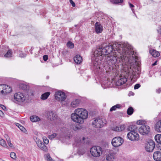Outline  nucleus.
<instances>
[{
    "mask_svg": "<svg viewBox=\"0 0 161 161\" xmlns=\"http://www.w3.org/2000/svg\"><path fill=\"white\" fill-rule=\"evenodd\" d=\"M113 3L114 4H118L119 3H122L123 0H113Z\"/></svg>",
    "mask_w": 161,
    "mask_h": 161,
    "instance_id": "obj_40",
    "label": "nucleus"
},
{
    "mask_svg": "<svg viewBox=\"0 0 161 161\" xmlns=\"http://www.w3.org/2000/svg\"><path fill=\"white\" fill-rule=\"evenodd\" d=\"M31 53V54L32 53V50L31 49L30 51H29Z\"/></svg>",
    "mask_w": 161,
    "mask_h": 161,
    "instance_id": "obj_60",
    "label": "nucleus"
},
{
    "mask_svg": "<svg viewBox=\"0 0 161 161\" xmlns=\"http://www.w3.org/2000/svg\"><path fill=\"white\" fill-rule=\"evenodd\" d=\"M47 116V118L51 121H55L57 118V115L53 111H48Z\"/></svg>",
    "mask_w": 161,
    "mask_h": 161,
    "instance_id": "obj_14",
    "label": "nucleus"
},
{
    "mask_svg": "<svg viewBox=\"0 0 161 161\" xmlns=\"http://www.w3.org/2000/svg\"><path fill=\"white\" fill-rule=\"evenodd\" d=\"M58 135L56 133H53L52 134L49 135L48 136V137L50 139H53L55 137H57V138H58L57 137Z\"/></svg>",
    "mask_w": 161,
    "mask_h": 161,
    "instance_id": "obj_36",
    "label": "nucleus"
},
{
    "mask_svg": "<svg viewBox=\"0 0 161 161\" xmlns=\"http://www.w3.org/2000/svg\"><path fill=\"white\" fill-rule=\"evenodd\" d=\"M16 125L19 128H20V126H22L20 124L18 123H16Z\"/></svg>",
    "mask_w": 161,
    "mask_h": 161,
    "instance_id": "obj_55",
    "label": "nucleus"
},
{
    "mask_svg": "<svg viewBox=\"0 0 161 161\" xmlns=\"http://www.w3.org/2000/svg\"><path fill=\"white\" fill-rule=\"evenodd\" d=\"M33 139L36 142V144L38 143V142L41 141L40 139H38L36 136H35L34 137Z\"/></svg>",
    "mask_w": 161,
    "mask_h": 161,
    "instance_id": "obj_44",
    "label": "nucleus"
},
{
    "mask_svg": "<svg viewBox=\"0 0 161 161\" xmlns=\"http://www.w3.org/2000/svg\"><path fill=\"white\" fill-rule=\"evenodd\" d=\"M120 77V79L116 82V84L118 86L125 84L127 81V79L125 77L122 76Z\"/></svg>",
    "mask_w": 161,
    "mask_h": 161,
    "instance_id": "obj_19",
    "label": "nucleus"
},
{
    "mask_svg": "<svg viewBox=\"0 0 161 161\" xmlns=\"http://www.w3.org/2000/svg\"><path fill=\"white\" fill-rule=\"evenodd\" d=\"M154 159L157 161H161V152L157 151L154 153L153 154Z\"/></svg>",
    "mask_w": 161,
    "mask_h": 161,
    "instance_id": "obj_16",
    "label": "nucleus"
},
{
    "mask_svg": "<svg viewBox=\"0 0 161 161\" xmlns=\"http://www.w3.org/2000/svg\"><path fill=\"white\" fill-rule=\"evenodd\" d=\"M26 56V54L25 53H20L19 54V56L20 57H25Z\"/></svg>",
    "mask_w": 161,
    "mask_h": 161,
    "instance_id": "obj_53",
    "label": "nucleus"
},
{
    "mask_svg": "<svg viewBox=\"0 0 161 161\" xmlns=\"http://www.w3.org/2000/svg\"><path fill=\"white\" fill-rule=\"evenodd\" d=\"M117 61V59L115 57L111 56L107 59V63L110 67H114L115 66V63Z\"/></svg>",
    "mask_w": 161,
    "mask_h": 161,
    "instance_id": "obj_13",
    "label": "nucleus"
},
{
    "mask_svg": "<svg viewBox=\"0 0 161 161\" xmlns=\"http://www.w3.org/2000/svg\"><path fill=\"white\" fill-rule=\"evenodd\" d=\"M30 120L33 122L39 121L40 120V118L36 115H33L30 117Z\"/></svg>",
    "mask_w": 161,
    "mask_h": 161,
    "instance_id": "obj_28",
    "label": "nucleus"
},
{
    "mask_svg": "<svg viewBox=\"0 0 161 161\" xmlns=\"http://www.w3.org/2000/svg\"><path fill=\"white\" fill-rule=\"evenodd\" d=\"M138 127L136 125H131L129 126L127 130L130 131H136L137 132Z\"/></svg>",
    "mask_w": 161,
    "mask_h": 161,
    "instance_id": "obj_24",
    "label": "nucleus"
},
{
    "mask_svg": "<svg viewBox=\"0 0 161 161\" xmlns=\"http://www.w3.org/2000/svg\"><path fill=\"white\" fill-rule=\"evenodd\" d=\"M127 137L132 141H138L139 139V136L136 131H130L127 134Z\"/></svg>",
    "mask_w": 161,
    "mask_h": 161,
    "instance_id": "obj_8",
    "label": "nucleus"
},
{
    "mask_svg": "<svg viewBox=\"0 0 161 161\" xmlns=\"http://www.w3.org/2000/svg\"><path fill=\"white\" fill-rule=\"evenodd\" d=\"M154 128L156 131L161 132V119L156 123L154 125Z\"/></svg>",
    "mask_w": 161,
    "mask_h": 161,
    "instance_id": "obj_20",
    "label": "nucleus"
},
{
    "mask_svg": "<svg viewBox=\"0 0 161 161\" xmlns=\"http://www.w3.org/2000/svg\"><path fill=\"white\" fill-rule=\"evenodd\" d=\"M95 31L97 33L101 32L103 30V26L98 22L96 23L95 25Z\"/></svg>",
    "mask_w": 161,
    "mask_h": 161,
    "instance_id": "obj_18",
    "label": "nucleus"
},
{
    "mask_svg": "<svg viewBox=\"0 0 161 161\" xmlns=\"http://www.w3.org/2000/svg\"><path fill=\"white\" fill-rule=\"evenodd\" d=\"M90 152L92 155L96 157L100 156L102 153V148L98 146H94L90 149Z\"/></svg>",
    "mask_w": 161,
    "mask_h": 161,
    "instance_id": "obj_6",
    "label": "nucleus"
},
{
    "mask_svg": "<svg viewBox=\"0 0 161 161\" xmlns=\"http://www.w3.org/2000/svg\"><path fill=\"white\" fill-rule=\"evenodd\" d=\"M12 52L11 50H9L7 53L4 55L5 58H10L12 57Z\"/></svg>",
    "mask_w": 161,
    "mask_h": 161,
    "instance_id": "obj_32",
    "label": "nucleus"
},
{
    "mask_svg": "<svg viewBox=\"0 0 161 161\" xmlns=\"http://www.w3.org/2000/svg\"><path fill=\"white\" fill-rule=\"evenodd\" d=\"M155 147V143L152 140H150L147 144L145 149L147 151L151 152L153 151Z\"/></svg>",
    "mask_w": 161,
    "mask_h": 161,
    "instance_id": "obj_12",
    "label": "nucleus"
},
{
    "mask_svg": "<svg viewBox=\"0 0 161 161\" xmlns=\"http://www.w3.org/2000/svg\"><path fill=\"white\" fill-rule=\"evenodd\" d=\"M4 115V114L3 112L0 110V116H2L3 115Z\"/></svg>",
    "mask_w": 161,
    "mask_h": 161,
    "instance_id": "obj_56",
    "label": "nucleus"
},
{
    "mask_svg": "<svg viewBox=\"0 0 161 161\" xmlns=\"http://www.w3.org/2000/svg\"><path fill=\"white\" fill-rule=\"evenodd\" d=\"M141 86V85L139 84H136L134 86V89H138Z\"/></svg>",
    "mask_w": 161,
    "mask_h": 161,
    "instance_id": "obj_45",
    "label": "nucleus"
},
{
    "mask_svg": "<svg viewBox=\"0 0 161 161\" xmlns=\"http://www.w3.org/2000/svg\"><path fill=\"white\" fill-rule=\"evenodd\" d=\"M158 148L159 149L161 150V144L158 145Z\"/></svg>",
    "mask_w": 161,
    "mask_h": 161,
    "instance_id": "obj_58",
    "label": "nucleus"
},
{
    "mask_svg": "<svg viewBox=\"0 0 161 161\" xmlns=\"http://www.w3.org/2000/svg\"><path fill=\"white\" fill-rule=\"evenodd\" d=\"M43 59L44 61H46L48 59V56L47 55H44L43 57Z\"/></svg>",
    "mask_w": 161,
    "mask_h": 161,
    "instance_id": "obj_47",
    "label": "nucleus"
},
{
    "mask_svg": "<svg viewBox=\"0 0 161 161\" xmlns=\"http://www.w3.org/2000/svg\"><path fill=\"white\" fill-rule=\"evenodd\" d=\"M23 90H26L28 88V86L24 84H21L20 86Z\"/></svg>",
    "mask_w": 161,
    "mask_h": 161,
    "instance_id": "obj_39",
    "label": "nucleus"
},
{
    "mask_svg": "<svg viewBox=\"0 0 161 161\" xmlns=\"http://www.w3.org/2000/svg\"><path fill=\"white\" fill-rule=\"evenodd\" d=\"M45 157L47 161H54L49 154L45 155Z\"/></svg>",
    "mask_w": 161,
    "mask_h": 161,
    "instance_id": "obj_35",
    "label": "nucleus"
},
{
    "mask_svg": "<svg viewBox=\"0 0 161 161\" xmlns=\"http://www.w3.org/2000/svg\"><path fill=\"white\" fill-rule=\"evenodd\" d=\"M77 26V25H75V27H76V26Z\"/></svg>",
    "mask_w": 161,
    "mask_h": 161,
    "instance_id": "obj_62",
    "label": "nucleus"
},
{
    "mask_svg": "<svg viewBox=\"0 0 161 161\" xmlns=\"http://www.w3.org/2000/svg\"><path fill=\"white\" fill-rule=\"evenodd\" d=\"M69 2L73 7H74L75 6V3L72 0H70Z\"/></svg>",
    "mask_w": 161,
    "mask_h": 161,
    "instance_id": "obj_49",
    "label": "nucleus"
},
{
    "mask_svg": "<svg viewBox=\"0 0 161 161\" xmlns=\"http://www.w3.org/2000/svg\"><path fill=\"white\" fill-rule=\"evenodd\" d=\"M125 128V125H120L114 127L112 128V130L115 131L120 132L124 130Z\"/></svg>",
    "mask_w": 161,
    "mask_h": 161,
    "instance_id": "obj_15",
    "label": "nucleus"
},
{
    "mask_svg": "<svg viewBox=\"0 0 161 161\" xmlns=\"http://www.w3.org/2000/svg\"><path fill=\"white\" fill-rule=\"evenodd\" d=\"M80 129L79 127L77 125H75L73 128V129L75 131H76Z\"/></svg>",
    "mask_w": 161,
    "mask_h": 161,
    "instance_id": "obj_46",
    "label": "nucleus"
},
{
    "mask_svg": "<svg viewBox=\"0 0 161 161\" xmlns=\"http://www.w3.org/2000/svg\"><path fill=\"white\" fill-rule=\"evenodd\" d=\"M67 46L71 49L73 48L74 47V44L72 42L69 41L67 43Z\"/></svg>",
    "mask_w": 161,
    "mask_h": 161,
    "instance_id": "obj_34",
    "label": "nucleus"
},
{
    "mask_svg": "<svg viewBox=\"0 0 161 161\" xmlns=\"http://www.w3.org/2000/svg\"><path fill=\"white\" fill-rule=\"evenodd\" d=\"M106 120L103 119L97 118L92 122V125L94 127L101 128L105 126L107 123Z\"/></svg>",
    "mask_w": 161,
    "mask_h": 161,
    "instance_id": "obj_5",
    "label": "nucleus"
},
{
    "mask_svg": "<svg viewBox=\"0 0 161 161\" xmlns=\"http://www.w3.org/2000/svg\"><path fill=\"white\" fill-rule=\"evenodd\" d=\"M43 141L44 143L46 144H47L49 143V140L46 137H44L43 138Z\"/></svg>",
    "mask_w": 161,
    "mask_h": 161,
    "instance_id": "obj_41",
    "label": "nucleus"
},
{
    "mask_svg": "<svg viewBox=\"0 0 161 161\" xmlns=\"http://www.w3.org/2000/svg\"><path fill=\"white\" fill-rule=\"evenodd\" d=\"M37 146L40 148L45 151H47V150L46 146L41 141L38 142L37 144Z\"/></svg>",
    "mask_w": 161,
    "mask_h": 161,
    "instance_id": "obj_22",
    "label": "nucleus"
},
{
    "mask_svg": "<svg viewBox=\"0 0 161 161\" xmlns=\"http://www.w3.org/2000/svg\"><path fill=\"white\" fill-rule=\"evenodd\" d=\"M0 106L1 108H2V109L4 110H5L6 109V107H5V106L3 105L0 104Z\"/></svg>",
    "mask_w": 161,
    "mask_h": 161,
    "instance_id": "obj_51",
    "label": "nucleus"
},
{
    "mask_svg": "<svg viewBox=\"0 0 161 161\" xmlns=\"http://www.w3.org/2000/svg\"><path fill=\"white\" fill-rule=\"evenodd\" d=\"M10 156L12 158L14 159H15L16 158V156L15 153L13 152H11L10 153Z\"/></svg>",
    "mask_w": 161,
    "mask_h": 161,
    "instance_id": "obj_37",
    "label": "nucleus"
},
{
    "mask_svg": "<svg viewBox=\"0 0 161 161\" xmlns=\"http://www.w3.org/2000/svg\"><path fill=\"white\" fill-rule=\"evenodd\" d=\"M2 161H5L4 160H2Z\"/></svg>",
    "mask_w": 161,
    "mask_h": 161,
    "instance_id": "obj_63",
    "label": "nucleus"
},
{
    "mask_svg": "<svg viewBox=\"0 0 161 161\" xmlns=\"http://www.w3.org/2000/svg\"><path fill=\"white\" fill-rule=\"evenodd\" d=\"M156 141L159 144H161V135L157 134L155 136Z\"/></svg>",
    "mask_w": 161,
    "mask_h": 161,
    "instance_id": "obj_29",
    "label": "nucleus"
},
{
    "mask_svg": "<svg viewBox=\"0 0 161 161\" xmlns=\"http://www.w3.org/2000/svg\"><path fill=\"white\" fill-rule=\"evenodd\" d=\"M124 140L121 137L117 136L113 139L111 143L114 147H117L121 146Z\"/></svg>",
    "mask_w": 161,
    "mask_h": 161,
    "instance_id": "obj_10",
    "label": "nucleus"
},
{
    "mask_svg": "<svg viewBox=\"0 0 161 161\" xmlns=\"http://www.w3.org/2000/svg\"><path fill=\"white\" fill-rule=\"evenodd\" d=\"M6 140L8 146L10 147H12L13 146V145L11 142L10 138L8 137L7 138H6Z\"/></svg>",
    "mask_w": 161,
    "mask_h": 161,
    "instance_id": "obj_38",
    "label": "nucleus"
},
{
    "mask_svg": "<svg viewBox=\"0 0 161 161\" xmlns=\"http://www.w3.org/2000/svg\"><path fill=\"white\" fill-rule=\"evenodd\" d=\"M134 109L132 107H130L127 110V114L129 115H131L133 113Z\"/></svg>",
    "mask_w": 161,
    "mask_h": 161,
    "instance_id": "obj_33",
    "label": "nucleus"
},
{
    "mask_svg": "<svg viewBox=\"0 0 161 161\" xmlns=\"http://www.w3.org/2000/svg\"><path fill=\"white\" fill-rule=\"evenodd\" d=\"M129 6L130 7V8H131V10L135 14V10L133 8V7H134V6L133 4L131 3H129Z\"/></svg>",
    "mask_w": 161,
    "mask_h": 161,
    "instance_id": "obj_42",
    "label": "nucleus"
},
{
    "mask_svg": "<svg viewBox=\"0 0 161 161\" xmlns=\"http://www.w3.org/2000/svg\"><path fill=\"white\" fill-rule=\"evenodd\" d=\"M150 53L154 57H158L160 55L159 53L154 50H150Z\"/></svg>",
    "mask_w": 161,
    "mask_h": 161,
    "instance_id": "obj_26",
    "label": "nucleus"
},
{
    "mask_svg": "<svg viewBox=\"0 0 161 161\" xmlns=\"http://www.w3.org/2000/svg\"><path fill=\"white\" fill-rule=\"evenodd\" d=\"M118 47L116 46L115 48L116 51L120 53V58L121 59L124 61L128 62V63H130V58L131 55L133 54V52L130 50L125 48L118 49L119 47L121 46V45H118Z\"/></svg>",
    "mask_w": 161,
    "mask_h": 161,
    "instance_id": "obj_3",
    "label": "nucleus"
},
{
    "mask_svg": "<svg viewBox=\"0 0 161 161\" xmlns=\"http://www.w3.org/2000/svg\"><path fill=\"white\" fill-rule=\"evenodd\" d=\"M136 123L137 125H142V120L137 121L136 122Z\"/></svg>",
    "mask_w": 161,
    "mask_h": 161,
    "instance_id": "obj_50",
    "label": "nucleus"
},
{
    "mask_svg": "<svg viewBox=\"0 0 161 161\" xmlns=\"http://www.w3.org/2000/svg\"><path fill=\"white\" fill-rule=\"evenodd\" d=\"M132 58H134L133 57V56H132Z\"/></svg>",
    "mask_w": 161,
    "mask_h": 161,
    "instance_id": "obj_64",
    "label": "nucleus"
},
{
    "mask_svg": "<svg viewBox=\"0 0 161 161\" xmlns=\"http://www.w3.org/2000/svg\"><path fill=\"white\" fill-rule=\"evenodd\" d=\"M0 145L4 147L7 148L8 147L6 142L3 139L0 138Z\"/></svg>",
    "mask_w": 161,
    "mask_h": 161,
    "instance_id": "obj_31",
    "label": "nucleus"
},
{
    "mask_svg": "<svg viewBox=\"0 0 161 161\" xmlns=\"http://www.w3.org/2000/svg\"><path fill=\"white\" fill-rule=\"evenodd\" d=\"M75 113L71 115V119L74 122L81 124L88 116L87 111L85 109L78 108L75 110Z\"/></svg>",
    "mask_w": 161,
    "mask_h": 161,
    "instance_id": "obj_2",
    "label": "nucleus"
},
{
    "mask_svg": "<svg viewBox=\"0 0 161 161\" xmlns=\"http://www.w3.org/2000/svg\"><path fill=\"white\" fill-rule=\"evenodd\" d=\"M85 137H83L82 138V140H83V141L85 140Z\"/></svg>",
    "mask_w": 161,
    "mask_h": 161,
    "instance_id": "obj_61",
    "label": "nucleus"
},
{
    "mask_svg": "<svg viewBox=\"0 0 161 161\" xmlns=\"http://www.w3.org/2000/svg\"><path fill=\"white\" fill-rule=\"evenodd\" d=\"M121 108V106L119 104H116L112 107L110 109V111L112 112L113 111L116 110L117 108Z\"/></svg>",
    "mask_w": 161,
    "mask_h": 161,
    "instance_id": "obj_30",
    "label": "nucleus"
},
{
    "mask_svg": "<svg viewBox=\"0 0 161 161\" xmlns=\"http://www.w3.org/2000/svg\"><path fill=\"white\" fill-rule=\"evenodd\" d=\"M26 99L25 94L21 92H18L14 95L13 101L18 104H21L24 102Z\"/></svg>",
    "mask_w": 161,
    "mask_h": 161,
    "instance_id": "obj_4",
    "label": "nucleus"
},
{
    "mask_svg": "<svg viewBox=\"0 0 161 161\" xmlns=\"http://www.w3.org/2000/svg\"><path fill=\"white\" fill-rule=\"evenodd\" d=\"M116 46V44L108 45L103 47V45H101L97 47L95 50L93 51L92 56V60L95 59V61L93 63L94 68L98 69H100L101 67L99 65V63H100L99 60L101 61L103 58V56L108 55L111 53L114 50Z\"/></svg>",
    "mask_w": 161,
    "mask_h": 161,
    "instance_id": "obj_1",
    "label": "nucleus"
},
{
    "mask_svg": "<svg viewBox=\"0 0 161 161\" xmlns=\"http://www.w3.org/2000/svg\"><path fill=\"white\" fill-rule=\"evenodd\" d=\"M124 70L127 74V75L130 77L132 80L136 79L138 77L139 73H136L133 69H131L130 67V68H127V70L125 68Z\"/></svg>",
    "mask_w": 161,
    "mask_h": 161,
    "instance_id": "obj_7",
    "label": "nucleus"
},
{
    "mask_svg": "<svg viewBox=\"0 0 161 161\" xmlns=\"http://www.w3.org/2000/svg\"><path fill=\"white\" fill-rule=\"evenodd\" d=\"M150 128L149 126L142 125L139 128V133L142 135H147L150 131Z\"/></svg>",
    "mask_w": 161,
    "mask_h": 161,
    "instance_id": "obj_11",
    "label": "nucleus"
},
{
    "mask_svg": "<svg viewBox=\"0 0 161 161\" xmlns=\"http://www.w3.org/2000/svg\"><path fill=\"white\" fill-rule=\"evenodd\" d=\"M19 129L23 132L25 133L27 131L25 129V128L22 125L21 126H20Z\"/></svg>",
    "mask_w": 161,
    "mask_h": 161,
    "instance_id": "obj_43",
    "label": "nucleus"
},
{
    "mask_svg": "<svg viewBox=\"0 0 161 161\" xmlns=\"http://www.w3.org/2000/svg\"><path fill=\"white\" fill-rule=\"evenodd\" d=\"M157 61H156L155 63H154L152 65L153 66H155V65H156L157 64Z\"/></svg>",
    "mask_w": 161,
    "mask_h": 161,
    "instance_id": "obj_59",
    "label": "nucleus"
},
{
    "mask_svg": "<svg viewBox=\"0 0 161 161\" xmlns=\"http://www.w3.org/2000/svg\"><path fill=\"white\" fill-rule=\"evenodd\" d=\"M74 60L77 64H80L82 61V57L79 55H77L74 57Z\"/></svg>",
    "mask_w": 161,
    "mask_h": 161,
    "instance_id": "obj_23",
    "label": "nucleus"
},
{
    "mask_svg": "<svg viewBox=\"0 0 161 161\" xmlns=\"http://www.w3.org/2000/svg\"><path fill=\"white\" fill-rule=\"evenodd\" d=\"M156 92L158 93H159L161 92V88H159L158 89L156 90Z\"/></svg>",
    "mask_w": 161,
    "mask_h": 161,
    "instance_id": "obj_54",
    "label": "nucleus"
},
{
    "mask_svg": "<svg viewBox=\"0 0 161 161\" xmlns=\"http://www.w3.org/2000/svg\"><path fill=\"white\" fill-rule=\"evenodd\" d=\"M5 85H0V92L1 93V91L4 89Z\"/></svg>",
    "mask_w": 161,
    "mask_h": 161,
    "instance_id": "obj_48",
    "label": "nucleus"
},
{
    "mask_svg": "<svg viewBox=\"0 0 161 161\" xmlns=\"http://www.w3.org/2000/svg\"><path fill=\"white\" fill-rule=\"evenodd\" d=\"M68 53V51H64L62 52V53L63 54H65L66 53Z\"/></svg>",
    "mask_w": 161,
    "mask_h": 161,
    "instance_id": "obj_57",
    "label": "nucleus"
},
{
    "mask_svg": "<svg viewBox=\"0 0 161 161\" xmlns=\"http://www.w3.org/2000/svg\"><path fill=\"white\" fill-rule=\"evenodd\" d=\"M158 32L161 34V26L158 27V29L157 30Z\"/></svg>",
    "mask_w": 161,
    "mask_h": 161,
    "instance_id": "obj_52",
    "label": "nucleus"
},
{
    "mask_svg": "<svg viewBox=\"0 0 161 161\" xmlns=\"http://www.w3.org/2000/svg\"><path fill=\"white\" fill-rule=\"evenodd\" d=\"M12 91V88L8 85H5L4 89L1 91V93L5 94L8 93H9Z\"/></svg>",
    "mask_w": 161,
    "mask_h": 161,
    "instance_id": "obj_17",
    "label": "nucleus"
},
{
    "mask_svg": "<svg viewBox=\"0 0 161 161\" xmlns=\"http://www.w3.org/2000/svg\"><path fill=\"white\" fill-rule=\"evenodd\" d=\"M114 153L113 151H110L106 156V160L108 161H113V159H114Z\"/></svg>",
    "mask_w": 161,
    "mask_h": 161,
    "instance_id": "obj_21",
    "label": "nucleus"
},
{
    "mask_svg": "<svg viewBox=\"0 0 161 161\" xmlns=\"http://www.w3.org/2000/svg\"><path fill=\"white\" fill-rule=\"evenodd\" d=\"M66 97L65 93L60 91L56 92L55 94L56 99L61 102L64 101L66 99Z\"/></svg>",
    "mask_w": 161,
    "mask_h": 161,
    "instance_id": "obj_9",
    "label": "nucleus"
},
{
    "mask_svg": "<svg viewBox=\"0 0 161 161\" xmlns=\"http://www.w3.org/2000/svg\"><path fill=\"white\" fill-rule=\"evenodd\" d=\"M80 101L78 99H76L72 101L71 103V106L72 107L76 108L79 104Z\"/></svg>",
    "mask_w": 161,
    "mask_h": 161,
    "instance_id": "obj_25",
    "label": "nucleus"
},
{
    "mask_svg": "<svg viewBox=\"0 0 161 161\" xmlns=\"http://www.w3.org/2000/svg\"><path fill=\"white\" fill-rule=\"evenodd\" d=\"M50 94L49 92H46L41 95V98L42 100H45L48 98Z\"/></svg>",
    "mask_w": 161,
    "mask_h": 161,
    "instance_id": "obj_27",
    "label": "nucleus"
}]
</instances>
